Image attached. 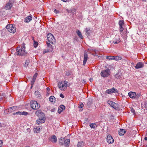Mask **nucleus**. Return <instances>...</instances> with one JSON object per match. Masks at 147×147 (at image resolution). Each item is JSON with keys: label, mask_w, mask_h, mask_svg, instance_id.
Listing matches in <instances>:
<instances>
[{"label": "nucleus", "mask_w": 147, "mask_h": 147, "mask_svg": "<svg viewBox=\"0 0 147 147\" xmlns=\"http://www.w3.org/2000/svg\"><path fill=\"white\" fill-rule=\"evenodd\" d=\"M6 27L7 31L10 33H14L16 31V29L15 25L12 24H8Z\"/></svg>", "instance_id": "1"}, {"label": "nucleus", "mask_w": 147, "mask_h": 147, "mask_svg": "<svg viewBox=\"0 0 147 147\" xmlns=\"http://www.w3.org/2000/svg\"><path fill=\"white\" fill-rule=\"evenodd\" d=\"M31 107L34 110L38 109L40 107V105L35 100H31L30 102Z\"/></svg>", "instance_id": "2"}, {"label": "nucleus", "mask_w": 147, "mask_h": 147, "mask_svg": "<svg viewBox=\"0 0 147 147\" xmlns=\"http://www.w3.org/2000/svg\"><path fill=\"white\" fill-rule=\"evenodd\" d=\"M16 51L17 52L15 53V54L17 55H23L25 53L24 48L20 47H18Z\"/></svg>", "instance_id": "3"}, {"label": "nucleus", "mask_w": 147, "mask_h": 147, "mask_svg": "<svg viewBox=\"0 0 147 147\" xmlns=\"http://www.w3.org/2000/svg\"><path fill=\"white\" fill-rule=\"evenodd\" d=\"M65 81L59 82L58 83V86L60 90H64L66 89L67 88V83Z\"/></svg>", "instance_id": "4"}, {"label": "nucleus", "mask_w": 147, "mask_h": 147, "mask_svg": "<svg viewBox=\"0 0 147 147\" xmlns=\"http://www.w3.org/2000/svg\"><path fill=\"white\" fill-rule=\"evenodd\" d=\"M111 73V71L109 69L105 70H102L100 73L101 76L104 78H105L109 76Z\"/></svg>", "instance_id": "5"}, {"label": "nucleus", "mask_w": 147, "mask_h": 147, "mask_svg": "<svg viewBox=\"0 0 147 147\" xmlns=\"http://www.w3.org/2000/svg\"><path fill=\"white\" fill-rule=\"evenodd\" d=\"M47 38L48 39L47 41L53 44V42L55 41V38L53 35L51 33H49L47 35Z\"/></svg>", "instance_id": "6"}, {"label": "nucleus", "mask_w": 147, "mask_h": 147, "mask_svg": "<svg viewBox=\"0 0 147 147\" xmlns=\"http://www.w3.org/2000/svg\"><path fill=\"white\" fill-rule=\"evenodd\" d=\"M105 93L107 94H111L112 93H118V91L117 89H115L114 88H113L111 89H108L105 92Z\"/></svg>", "instance_id": "7"}, {"label": "nucleus", "mask_w": 147, "mask_h": 147, "mask_svg": "<svg viewBox=\"0 0 147 147\" xmlns=\"http://www.w3.org/2000/svg\"><path fill=\"white\" fill-rule=\"evenodd\" d=\"M128 95L131 98L138 99L139 98V96H137L136 93L135 92L130 91L128 93Z\"/></svg>", "instance_id": "8"}, {"label": "nucleus", "mask_w": 147, "mask_h": 147, "mask_svg": "<svg viewBox=\"0 0 147 147\" xmlns=\"http://www.w3.org/2000/svg\"><path fill=\"white\" fill-rule=\"evenodd\" d=\"M112 42L110 41V42ZM120 38L119 36L118 35H116L114 38H113V40L112 41V43H113L115 44H116L120 42Z\"/></svg>", "instance_id": "9"}, {"label": "nucleus", "mask_w": 147, "mask_h": 147, "mask_svg": "<svg viewBox=\"0 0 147 147\" xmlns=\"http://www.w3.org/2000/svg\"><path fill=\"white\" fill-rule=\"evenodd\" d=\"M35 114L39 118L45 117L44 114L42 112L41 110H38L36 111Z\"/></svg>", "instance_id": "10"}, {"label": "nucleus", "mask_w": 147, "mask_h": 147, "mask_svg": "<svg viewBox=\"0 0 147 147\" xmlns=\"http://www.w3.org/2000/svg\"><path fill=\"white\" fill-rule=\"evenodd\" d=\"M107 140L108 143L109 144H111L114 142L113 139L110 135H109L107 136Z\"/></svg>", "instance_id": "11"}, {"label": "nucleus", "mask_w": 147, "mask_h": 147, "mask_svg": "<svg viewBox=\"0 0 147 147\" xmlns=\"http://www.w3.org/2000/svg\"><path fill=\"white\" fill-rule=\"evenodd\" d=\"M119 31L120 32H122L124 30L123 27L124 25V21L119 20Z\"/></svg>", "instance_id": "12"}, {"label": "nucleus", "mask_w": 147, "mask_h": 147, "mask_svg": "<svg viewBox=\"0 0 147 147\" xmlns=\"http://www.w3.org/2000/svg\"><path fill=\"white\" fill-rule=\"evenodd\" d=\"M45 120V117L39 118L38 120H36V123L38 124H39L40 123H43L44 122Z\"/></svg>", "instance_id": "13"}, {"label": "nucleus", "mask_w": 147, "mask_h": 147, "mask_svg": "<svg viewBox=\"0 0 147 147\" xmlns=\"http://www.w3.org/2000/svg\"><path fill=\"white\" fill-rule=\"evenodd\" d=\"M88 59L87 52L84 51V58L83 62V65H84L86 64L87 59Z\"/></svg>", "instance_id": "14"}, {"label": "nucleus", "mask_w": 147, "mask_h": 147, "mask_svg": "<svg viewBox=\"0 0 147 147\" xmlns=\"http://www.w3.org/2000/svg\"><path fill=\"white\" fill-rule=\"evenodd\" d=\"M17 107L16 106H14L10 107L7 109V111L9 113H11L13 111H15L17 109Z\"/></svg>", "instance_id": "15"}, {"label": "nucleus", "mask_w": 147, "mask_h": 147, "mask_svg": "<svg viewBox=\"0 0 147 147\" xmlns=\"http://www.w3.org/2000/svg\"><path fill=\"white\" fill-rule=\"evenodd\" d=\"M144 65V64L143 63L139 62L137 63L136 66L135 67L136 69H138L143 67Z\"/></svg>", "instance_id": "16"}, {"label": "nucleus", "mask_w": 147, "mask_h": 147, "mask_svg": "<svg viewBox=\"0 0 147 147\" xmlns=\"http://www.w3.org/2000/svg\"><path fill=\"white\" fill-rule=\"evenodd\" d=\"M70 140L69 139H65L63 145L66 147H68L69 145Z\"/></svg>", "instance_id": "17"}, {"label": "nucleus", "mask_w": 147, "mask_h": 147, "mask_svg": "<svg viewBox=\"0 0 147 147\" xmlns=\"http://www.w3.org/2000/svg\"><path fill=\"white\" fill-rule=\"evenodd\" d=\"M126 131L124 129H120L119 131V134L120 136H123L126 132Z\"/></svg>", "instance_id": "18"}, {"label": "nucleus", "mask_w": 147, "mask_h": 147, "mask_svg": "<svg viewBox=\"0 0 147 147\" xmlns=\"http://www.w3.org/2000/svg\"><path fill=\"white\" fill-rule=\"evenodd\" d=\"M50 140L52 142H56L57 141V139L55 136V135L52 136L51 137Z\"/></svg>", "instance_id": "19"}, {"label": "nucleus", "mask_w": 147, "mask_h": 147, "mask_svg": "<svg viewBox=\"0 0 147 147\" xmlns=\"http://www.w3.org/2000/svg\"><path fill=\"white\" fill-rule=\"evenodd\" d=\"M32 19V16H29L26 17L25 18V22L26 23H28Z\"/></svg>", "instance_id": "20"}, {"label": "nucleus", "mask_w": 147, "mask_h": 147, "mask_svg": "<svg viewBox=\"0 0 147 147\" xmlns=\"http://www.w3.org/2000/svg\"><path fill=\"white\" fill-rule=\"evenodd\" d=\"M12 6V5L11 3L9 1L7 3L5 7L6 9H11V7Z\"/></svg>", "instance_id": "21"}, {"label": "nucleus", "mask_w": 147, "mask_h": 147, "mask_svg": "<svg viewBox=\"0 0 147 147\" xmlns=\"http://www.w3.org/2000/svg\"><path fill=\"white\" fill-rule=\"evenodd\" d=\"M91 33V31L89 28H86V35L88 37L90 35V33Z\"/></svg>", "instance_id": "22"}, {"label": "nucleus", "mask_w": 147, "mask_h": 147, "mask_svg": "<svg viewBox=\"0 0 147 147\" xmlns=\"http://www.w3.org/2000/svg\"><path fill=\"white\" fill-rule=\"evenodd\" d=\"M65 109V107L63 105H61L60 106L58 109V112L59 113H60L61 111H63V110Z\"/></svg>", "instance_id": "23"}, {"label": "nucleus", "mask_w": 147, "mask_h": 147, "mask_svg": "<svg viewBox=\"0 0 147 147\" xmlns=\"http://www.w3.org/2000/svg\"><path fill=\"white\" fill-rule=\"evenodd\" d=\"M50 43L47 41V45L48 47L49 48L48 49L50 51H51L53 50V48L52 45L50 44Z\"/></svg>", "instance_id": "24"}, {"label": "nucleus", "mask_w": 147, "mask_h": 147, "mask_svg": "<svg viewBox=\"0 0 147 147\" xmlns=\"http://www.w3.org/2000/svg\"><path fill=\"white\" fill-rule=\"evenodd\" d=\"M34 94L36 98H40L41 96L40 92L38 91H36L34 93Z\"/></svg>", "instance_id": "25"}, {"label": "nucleus", "mask_w": 147, "mask_h": 147, "mask_svg": "<svg viewBox=\"0 0 147 147\" xmlns=\"http://www.w3.org/2000/svg\"><path fill=\"white\" fill-rule=\"evenodd\" d=\"M76 32L78 36L81 39H82L83 38V37L82 34L81 32L80 31L78 30L76 31Z\"/></svg>", "instance_id": "26"}, {"label": "nucleus", "mask_w": 147, "mask_h": 147, "mask_svg": "<svg viewBox=\"0 0 147 147\" xmlns=\"http://www.w3.org/2000/svg\"><path fill=\"white\" fill-rule=\"evenodd\" d=\"M66 10L68 13H69L72 14L74 13V12L76 11V10L75 9H73L70 10L67 9Z\"/></svg>", "instance_id": "27"}, {"label": "nucleus", "mask_w": 147, "mask_h": 147, "mask_svg": "<svg viewBox=\"0 0 147 147\" xmlns=\"http://www.w3.org/2000/svg\"><path fill=\"white\" fill-rule=\"evenodd\" d=\"M49 100L51 102H55V98L53 96H51L49 97Z\"/></svg>", "instance_id": "28"}, {"label": "nucleus", "mask_w": 147, "mask_h": 147, "mask_svg": "<svg viewBox=\"0 0 147 147\" xmlns=\"http://www.w3.org/2000/svg\"><path fill=\"white\" fill-rule=\"evenodd\" d=\"M111 107L115 109H117L118 108V105L116 103L114 102Z\"/></svg>", "instance_id": "29"}, {"label": "nucleus", "mask_w": 147, "mask_h": 147, "mask_svg": "<svg viewBox=\"0 0 147 147\" xmlns=\"http://www.w3.org/2000/svg\"><path fill=\"white\" fill-rule=\"evenodd\" d=\"M65 139V138H61L59 140V143L60 144L62 145H63Z\"/></svg>", "instance_id": "30"}, {"label": "nucleus", "mask_w": 147, "mask_h": 147, "mask_svg": "<svg viewBox=\"0 0 147 147\" xmlns=\"http://www.w3.org/2000/svg\"><path fill=\"white\" fill-rule=\"evenodd\" d=\"M122 58L121 57L117 56H114L113 60L117 61L120 60Z\"/></svg>", "instance_id": "31"}, {"label": "nucleus", "mask_w": 147, "mask_h": 147, "mask_svg": "<svg viewBox=\"0 0 147 147\" xmlns=\"http://www.w3.org/2000/svg\"><path fill=\"white\" fill-rule=\"evenodd\" d=\"M114 56H107L106 57V59L109 60H113Z\"/></svg>", "instance_id": "32"}, {"label": "nucleus", "mask_w": 147, "mask_h": 147, "mask_svg": "<svg viewBox=\"0 0 147 147\" xmlns=\"http://www.w3.org/2000/svg\"><path fill=\"white\" fill-rule=\"evenodd\" d=\"M34 131H36V133H39L40 131V127H38L35 128H34Z\"/></svg>", "instance_id": "33"}, {"label": "nucleus", "mask_w": 147, "mask_h": 147, "mask_svg": "<svg viewBox=\"0 0 147 147\" xmlns=\"http://www.w3.org/2000/svg\"><path fill=\"white\" fill-rule=\"evenodd\" d=\"M114 103V102L110 100H108L107 101V103L111 107L113 105Z\"/></svg>", "instance_id": "34"}, {"label": "nucleus", "mask_w": 147, "mask_h": 147, "mask_svg": "<svg viewBox=\"0 0 147 147\" xmlns=\"http://www.w3.org/2000/svg\"><path fill=\"white\" fill-rule=\"evenodd\" d=\"M90 127H91L93 128H95V125L96 126H97V125H96V124L95 123H91L90 125Z\"/></svg>", "instance_id": "35"}, {"label": "nucleus", "mask_w": 147, "mask_h": 147, "mask_svg": "<svg viewBox=\"0 0 147 147\" xmlns=\"http://www.w3.org/2000/svg\"><path fill=\"white\" fill-rule=\"evenodd\" d=\"M83 142H79L78 144V147H82L83 145Z\"/></svg>", "instance_id": "36"}, {"label": "nucleus", "mask_w": 147, "mask_h": 147, "mask_svg": "<svg viewBox=\"0 0 147 147\" xmlns=\"http://www.w3.org/2000/svg\"><path fill=\"white\" fill-rule=\"evenodd\" d=\"M115 77L117 79H121V75L119 74H117L115 75Z\"/></svg>", "instance_id": "37"}, {"label": "nucleus", "mask_w": 147, "mask_h": 147, "mask_svg": "<svg viewBox=\"0 0 147 147\" xmlns=\"http://www.w3.org/2000/svg\"><path fill=\"white\" fill-rule=\"evenodd\" d=\"M38 42L35 40L34 41V47L36 48L38 45Z\"/></svg>", "instance_id": "38"}, {"label": "nucleus", "mask_w": 147, "mask_h": 147, "mask_svg": "<svg viewBox=\"0 0 147 147\" xmlns=\"http://www.w3.org/2000/svg\"><path fill=\"white\" fill-rule=\"evenodd\" d=\"M29 63H30L29 61L28 60H26L25 62V63L24 64V66L26 67L27 66H28V64Z\"/></svg>", "instance_id": "39"}, {"label": "nucleus", "mask_w": 147, "mask_h": 147, "mask_svg": "<svg viewBox=\"0 0 147 147\" xmlns=\"http://www.w3.org/2000/svg\"><path fill=\"white\" fill-rule=\"evenodd\" d=\"M5 99V97L3 95H0V101H1L2 100H4Z\"/></svg>", "instance_id": "40"}, {"label": "nucleus", "mask_w": 147, "mask_h": 147, "mask_svg": "<svg viewBox=\"0 0 147 147\" xmlns=\"http://www.w3.org/2000/svg\"><path fill=\"white\" fill-rule=\"evenodd\" d=\"M35 80H36L35 79L32 78V80L31 81V84L32 85H33L35 81Z\"/></svg>", "instance_id": "41"}, {"label": "nucleus", "mask_w": 147, "mask_h": 147, "mask_svg": "<svg viewBox=\"0 0 147 147\" xmlns=\"http://www.w3.org/2000/svg\"><path fill=\"white\" fill-rule=\"evenodd\" d=\"M21 113H22L21 112L19 111L17 112L16 113H13V115H15V114H17V115H21Z\"/></svg>", "instance_id": "42"}, {"label": "nucleus", "mask_w": 147, "mask_h": 147, "mask_svg": "<svg viewBox=\"0 0 147 147\" xmlns=\"http://www.w3.org/2000/svg\"><path fill=\"white\" fill-rule=\"evenodd\" d=\"M21 115H26L28 114V113L26 111L21 112Z\"/></svg>", "instance_id": "43"}, {"label": "nucleus", "mask_w": 147, "mask_h": 147, "mask_svg": "<svg viewBox=\"0 0 147 147\" xmlns=\"http://www.w3.org/2000/svg\"><path fill=\"white\" fill-rule=\"evenodd\" d=\"M131 112H132L133 113L134 115H136V113L135 112V111L133 109H131Z\"/></svg>", "instance_id": "44"}, {"label": "nucleus", "mask_w": 147, "mask_h": 147, "mask_svg": "<svg viewBox=\"0 0 147 147\" xmlns=\"http://www.w3.org/2000/svg\"><path fill=\"white\" fill-rule=\"evenodd\" d=\"M54 12L56 13H59V11L58 10H57L55 9H54Z\"/></svg>", "instance_id": "45"}, {"label": "nucleus", "mask_w": 147, "mask_h": 147, "mask_svg": "<svg viewBox=\"0 0 147 147\" xmlns=\"http://www.w3.org/2000/svg\"><path fill=\"white\" fill-rule=\"evenodd\" d=\"M49 51H49V50L48 49H47V50H44L43 51V53L45 54V53H48Z\"/></svg>", "instance_id": "46"}, {"label": "nucleus", "mask_w": 147, "mask_h": 147, "mask_svg": "<svg viewBox=\"0 0 147 147\" xmlns=\"http://www.w3.org/2000/svg\"><path fill=\"white\" fill-rule=\"evenodd\" d=\"M83 106H84L83 104L82 103H80V105H79L78 107L79 108H82L83 107Z\"/></svg>", "instance_id": "47"}, {"label": "nucleus", "mask_w": 147, "mask_h": 147, "mask_svg": "<svg viewBox=\"0 0 147 147\" xmlns=\"http://www.w3.org/2000/svg\"><path fill=\"white\" fill-rule=\"evenodd\" d=\"M92 103V101H89L87 103V105H90Z\"/></svg>", "instance_id": "48"}, {"label": "nucleus", "mask_w": 147, "mask_h": 147, "mask_svg": "<svg viewBox=\"0 0 147 147\" xmlns=\"http://www.w3.org/2000/svg\"><path fill=\"white\" fill-rule=\"evenodd\" d=\"M38 75V74L37 73H36L34 75L33 78L36 79Z\"/></svg>", "instance_id": "49"}, {"label": "nucleus", "mask_w": 147, "mask_h": 147, "mask_svg": "<svg viewBox=\"0 0 147 147\" xmlns=\"http://www.w3.org/2000/svg\"><path fill=\"white\" fill-rule=\"evenodd\" d=\"M25 44L23 43V44H22V46H21V47H22V48H24V50H25Z\"/></svg>", "instance_id": "50"}, {"label": "nucleus", "mask_w": 147, "mask_h": 147, "mask_svg": "<svg viewBox=\"0 0 147 147\" xmlns=\"http://www.w3.org/2000/svg\"><path fill=\"white\" fill-rule=\"evenodd\" d=\"M66 75L67 76H69L71 75L70 73L69 72H66Z\"/></svg>", "instance_id": "51"}, {"label": "nucleus", "mask_w": 147, "mask_h": 147, "mask_svg": "<svg viewBox=\"0 0 147 147\" xmlns=\"http://www.w3.org/2000/svg\"><path fill=\"white\" fill-rule=\"evenodd\" d=\"M3 142L2 141L0 140V147L2 146L3 145Z\"/></svg>", "instance_id": "52"}, {"label": "nucleus", "mask_w": 147, "mask_h": 147, "mask_svg": "<svg viewBox=\"0 0 147 147\" xmlns=\"http://www.w3.org/2000/svg\"><path fill=\"white\" fill-rule=\"evenodd\" d=\"M60 97H62L63 98L64 97V95L62 94H61L60 95Z\"/></svg>", "instance_id": "53"}, {"label": "nucleus", "mask_w": 147, "mask_h": 147, "mask_svg": "<svg viewBox=\"0 0 147 147\" xmlns=\"http://www.w3.org/2000/svg\"><path fill=\"white\" fill-rule=\"evenodd\" d=\"M144 139L147 141V133L146 134V137H145Z\"/></svg>", "instance_id": "54"}, {"label": "nucleus", "mask_w": 147, "mask_h": 147, "mask_svg": "<svg viewBox=\"0 0 147 147\" xmlns=\"http://www.w3.org/2000/svg\"><path fill=\"white\" fill-rule=\"evenodd\" d=\"M47 90L48 91H50V89L49 87H47Z\"/></svg>", "instance_id": "55"}, {"label": "nucleus", "mask_w": 147, "mask_h": 147, "mask_svg": "<svg viewBox=\"0 0 147 147\" xmlns=\"http://www.w3.org/2000/svg\"><path fill=\"white\" fill-rule=\"evenodd\" d=\"M61 0L62 1L65 2H66L67 1V0Z\"/></svg>", "instance_id": "56"}, {"label": "nucleus", "mask_w": 147, "mask_h": 147, "mask_svg": "<svg viewBox=\"0 0 147 147\" xmlns=\"http://www.w3.org/2000/svg\"><path fill=\"white\" fill-rule=\"evenodd\" d=\"M92 80H93V79H91L90 80V81L91 82H92Z\"/></svg>", "instance_id": "57"}, {"label": "nucleus", "mask_w": 147, "mask_h": 147, "mask_svg": "<svg viewBox=\"0 0 147 147\" xmlns=\"http://www.w3.org/2000/svg\"><path fill=\"white\" fill-rule=\"evenodd\" d=\"M25 147H30L29 146H26Z\"/></svg>", "instance_id": "58"}, {"label": "nucleus", "mask_w": 147, "mask_h": 147, "mask_svg": "<svg viewBox=\"0 0 147 147\" xmlns=\"http://www.w3.org/2000/svg\"><path fill=\"white\" fill-rule=\"evenodd\" d=\"M33 86V85H31V88H32V87Z\"/></svg>", "instance_id": "59"}, {"label": "nucleus", "mask_w": 147, "mask_h": 147, "mask_svg": "<svg viewBox=\"0 0 147 147\" xmlns=\"http://www.w3.org/2000/svg\"><path fill=\"white\" fill-rule=\"evenodd\" d=\"M142 0L144 1H146V0Z\"/></svg>", "instance_id": "60"}, {"label": "nucleus", "mask_w": 147, "mask_h": 147, "mask_svg": "<svg viewBox=\"0 0 147 147\" xmlns=\"http://www.w3.org/2000/svg\"><path fill=\"white\" fill-rule=\"evenodd\" d=\"M71 0H69V1H71Z\"/></svg>", "instance_id": "61"}, {"label": "nucleus", "mask_w": 147, "mask_h": 147, "mask_svg": "<svg viewBox=\"0 0 147 147\" xmlns=\"http://www.w3.org/2000/svg\"><path fill=\"white\" fill-rule=\"evenodd\" d=\"M0 124H1V123H0Z\"/></svg>", "instance_id": "62"}]
</instances>
